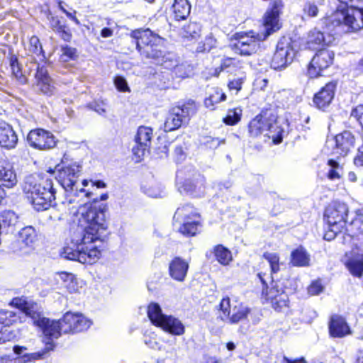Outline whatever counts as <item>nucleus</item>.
Here are the masks:
<instances>
[{
    "label": "nucleus",
    "instance_id": "nucleus-1",
    "mask_svg": "<svg viewBox=\"0 0 363 363\" xmlns=\"http://www.w3.org/2000/svg\"><path fill=\"white\" fill-rule=\"evenodd\" d=\"M79 223L84 225L82 242L84 244L99 241L100 245L90 247H82L79 262L84 264H94L101 257L102 251L106 247L105 239L109 234L106 213V204L99 203V199L85 203L80 206Z\"/></svg>",
    "mask_w": 363,
    "mask_h": 363
},
{
    "label": "nucleus",
    "instance_id": "nucleus-2",
    "mask_svg": "<svg viewBox=\"0 0 363 363\" xmlns=\"http://www.w3.org/2000/svg\"><path fill=\"white\" fill-rule=\"evenodd\" d=\"M131 43L143 60L156 67L169 68L173 65V59L167 48V40L150 28H138L128 34Z\"/></svg>",
    "mask_w": 363,
    "mask_h": 363
},
{
    "label": "nucleus",
    "instance_id": "nucleus-3",
    "mask_svg": "<svg viewBox=\"0 0 363 363\" xmlns=\"http://www.w3.org/2000/svg\"><path fill=\"white\" fill-rule=\"evenodd\" d=\"M25 197L36 211H45L56 206V189L52 178L46 174L30 175L23 186Z\"/></svg>",
    "mask_w": 363,
    "mask_h": 363
},
{
    "label": "nucleus",
    "instance_id": "nucleus-4",
    "mask_svg": "<svg viewBox=\"0 0 363 363\" xmlns=\"http://www.w3.org/2000/svg\"><path fill=\"white\" fill-rule=\"evenodd\" d=\"M278 113L275 105L268 104L247 124V136L252 139L264 137L278 145L282 143L284 129L277 125Z\"/></svg>",
    "mask_w": 363,
    "mask_h": 363
},
{
    "label": "nucleus",
    "instance_id": "nucleus-5",
    "mask_svg": "<svg viewBox=\"0 0 363 363\" xmlns=\"http://www.w3.org/2000/svg\"><path fill=\"white\" fill-rule=\"evenodd\" d=\"M349 212L347 204L339 200H333L325 206L323 219L328 227L323 234L324 240L331 241L343 232L345 225L347 223Z\"/></svg>",
    "mask_w": 363,
    "mask_h": 363
},
{
    "label": "nucleus",
    "instance_id": "nucleus-6",
    "mask_svg": "<svg viewBox=\"0 0 363 363\" xmlns=\"http://www.w3.org/2000/svg\"><path fill=\"white\" fill-rule=\"evenodd\" d=\"M174 218L182 221L177 232L185 238H192L199 235L202 230L203 221L201 214L193 204L186 203L179 206Z\"/></svg>",
    "mask_w": 363,
    "mask_h": 363
},
{
    "label": "nucleus",
    "instance_id": "nucleus-7",
    "mask_svg": "<svg viewBox=\"0 0 363 363\" xmlns=\"http://www.w3.org/2000/svg\"><path fill=\"white\" fill-rule=\"evenodd\" d=\"M198 108L199 104L192 99L178 102L169 111L164 123V131H174L187 124L190 118L197 113Z\"/></svg>",
    "mask_w": 363,
    "mask_h": 363
},
{
    "label": "nucleus",
    "instance_id": "nucleus-8",
    "mask_svg": "<svg viewBox=\"0 0 363 363\" xmlns=\"http://www.w3.org/2000/svg\"><path fill=\"white\" fill-rule=\"evenodd\" d=\"M230 48L236 54L249 57L255 54L259 48V43L264 42L259 33L253 30L235 33L230 38Z\"/></svg>",
    "mask_w": 363,
    "mask_h": 363
},
{
    "label": "nucleus",
    "instance_id": "nucleus-9",
    "mask_svg": "<svg viewBox=\"0 0 363 363\" xmlns=\"http://www.w3.org/2000/svg\"><path fill=\"white\" fill-rule=\"evenodd\" d=\"M82 169V167L80 164L76 162H72L58 169L55 179L66 191H75L76 194L78 192L84 193L85 197L91 198L93 195L92 192L84 188H81L79 190L77 188H75L79 177L81 175Z\"/></svg>",
    "mask_w": 363,
    "mask_h": 363
},
{
    "label": "nucleus",
    "instance_id": "nucleus-10",
    "mask_svg": "<svg viewBox=\"0 0 363 363\" xmlns=\"http://www.w3.org/2000/svg\"><path fill=\"white\" fill-rule=\"evenodd\" d=\"M284 8V4L282 0H272L270 2L262 18V25L264 30L259 35L264 41L282 28L281 15Z\"/></svg>",
    "mask_w": 363,
    "mask_h": 363
},
{
    "label": "nucleus",
    "instance_id": "nucleus-11",
    "mask_svg": "<svg viewBox=\"0 0 363 363\" xmlns=\"http://www.w3.org/2000/svg\"><path fill=\"white\" fill-rule=\"evenodd\" d=\"M260 299L263 303H269L278 313L289 308L290 301L285 288L279 286L278 281H271V286L266 291H261Z\"/></svg>",
    "mask_w": 363,
    "mask_h": 363
},
{
    "label": "nucleus",
    "instance_id": "nucleus-12",
    "mask_svg": "<svg viewBox=\"0 0 363 363\" xmlns=\"http://www.w3.org/2000/svg\"><path fill=\"white\" fill-rule=\"evenodd\" d=\"M218 318L230 324H237L246 320L250 313V308L242 304L235 305L232 307L230 298L225 296L222 298L218 306Z\"/></svg>",
    "mask_w": 363,
    "mask_h": 363
},
{
    "label": "nucleus",
    "instance_id": "nucleus-13",
    "mask_svg": "<svg viewBox=\"0 0 363 363\" xmlns=\"http://www.w3.org/2000/svg\"><path fill=\"white\" fill-rule=\"evenodd\" d=\"M37 240L38 233L35 228L25 226L18 232V238L9 244V251L18 255H28L34 249Z\"/></svg>",
    "mask_w": 363,
    "mask_h": 363
},
{
    "label": "nucleus",
    "instance_id": "nucleus-14",
    "mask_svg": "<svg viewBox=\"0 0 363 363\" xmlns=\"http://www.w3.org/2000/svg\"><path fill=\"white\" fill-rule=\"evenodd\" d=\"M335 53L326 48L319 49L312 57L307 67L306 74L310 79L322 76V72L334 63Z\"/></svg>",
    "mask_w": 363,
    "mask_h": 363
},
{
    "label": "nucleus",
    "instance_id": "nucleus-15",
    "mask_svg": "<svg viewBox=\"0 0 363 363\" xmlns=\"http://www.w3.org/2000/svg\"><path fill=\"white\" fill-rule=\"evenodd\" d=\"M27 141L30 147L39 151L50 150L58 142L51 131L42 128L30 130L27 135Z\"/></svg>",
    "mask_w": 363,
    "mask_h": 363
},
{
    "label": "nucleus",
    "instance_id": "nucleus-16",
    "mask_svg": "<svg viewBox=\"0 0 363 363\" xmlns=\"http://www.w3.org/2000/svg\"><path fill=\"white\" fill-rule=\"evenodd\" d=\"M336 12L342 17L340 23L347 27V32H356L363 28V9L358 5L337 6Z\"/></svg>",
    "mask_w": 363,
    "mask_h": 363
},
{
    "label": "nucleus",
    "instance_id": "nucleus-17",
    "mask_svg": "<svg viewBox=\"0 0 363 363\" xmlns=\"http://www.w3.org/2000/svg\"><path fill=\"white\" fill-rule=\"evenodd\" d=\"M60 324L64 334H76L87 330L92 322L82 313L66 312L60 318Z\"/></svg>",
    "mask_w": 363,
    "mask_h": 363
},
{
    "label": "nucleus",
    "instance_id": "nucleus-18",
    "mask_svg": "<svg viewBox=\"0 0 363 363\" xmlns=\"http://www.w3.org/2000/svg\"><path fill=\"white\" fill-rule=\"evenodd\" d=\"M152 136V128L145 125H140L138 128L134 138L135 145L132 148L136 162H141L145 153L150 151Z\"/></svg>",
    "mask_w": 363,
    "mask_h": 363
},
{
    "label": "nucleus",
    "instance_id": "nucleus-19",
    "mask_svg": "<svg viewBox=\"0 0 363 363\" xmlns=\"http://www.w3.org/2000/svg\"><path fill=\"white\" fill-rule=\"evenodd\" d=\"M337 87V80H331L323 86L313 96L315 108L325 111L334 99Z\"/></svg>",
    "mask_w": 363,
    "mask_h": 363
},
{
    "label": "nucleus",
    "instance_id": "nucleus-20",
    "mask_svg": "<svg viewBox=\"0 0 363 363\" xmlns=\"http://www.w3.org/2000/svg\"><path fill=\"white\" fill-rule=\"evenodd\" d=\"M292 50L291 42L286 37H281L276 46L275 52L271 60V67L274 69H281L291 63L289 56Z\"/></svg>",
    "mask_w": 363,
    "mask_h": 363
},
{
    "label": "nucleus",
    "instance_id": "nucleus-21",
    "mask_svg": "<svg viewBox=\"0 0 363 363\" xmlns=\"http://www.w3.org/2000/svg\"><path fill=\"white\" fill-rule=\"evenodd\" d=\"M333 140L335 144L330 155H337V157L346 156L355 144V137L349 130H344L337 134Z\"/></svg>",
    "mask_w": 363,
    "mask_h": 363
},
{
    "label": "nucleus",
    "instance_id": "nucleus-22",
    "mask_svg": "<svg viewBox=\"0 0 363 363\" xmlns=\"http://www.w3.org/2000/svg\"><path fill=\"white\" fill-rule=\"evenodd\" d=\"M33 323L35 326L40 328L44 337L49 341L58 338L62 333L60 319L57 320H50L48 318L41 317L40 315Z\"/></svg>",
    "mask_w": 363,
    "mask_h": 363
},
{
    "label": "nucleus",
    "instance_id": "nucleus-23",
    "mask_svg": "<svg viewBox=\"0 0 363 363\" xmlns=\"http://www.w3.org/2000/svg\"><path fill=\"white\" fill-rule=\"evenodd\" d=\"M328 333L333 338H343L352 334V330L345 317L333 315L328 322Z\"/></svg>",
    "mask_w": 363,
    "mask_h": 363
},
{
    "label": "nucleus",
    "instance_id": "nucleus-24",
    "mask_svg": "<svg viewBox=\"0 0 363 363\" xmlns=\"http://www.w3.org/2000/svg\"><path fill=\"white\" fill-rule=\"evenodd\" d=\"M162 7L169 9L176 21L186 20L190 14L191 6L188 0H164Z\"/></svg>",
    "mask_w": 363,
    "mask_h": 363
},
{
    "label": "nucleus",
    "instance_id": "nucleus-25",
    "mask_svg": "<svg viewBox=\"0 0 363 363\" xmlns=\"http://www.w3.org/2000/svg\"><path fill=\"white\" fill-rule=\"evenodd\" d=\"M9 305L18 309L26 316L30 318L33 323L41 315L38 311V303L24 296L13 297Z\"/></svg>",
    "mask_w": 363,
    "mask_h": 363
},
{
    "label": "nucleus",
    "instance_id": "nucleus-26",
    "mask_svg": "<svg viewBox=\"0 0 363 363\" xmlns=\"http://www.w3.org/2000/svg\"><path fill=\"white\" fill-rule=\"evenodd\" d=\"M334 38L329 33H324L320 30L313 28L308 34L306 40V48L311 50H319L330 45Z\"/></svg>",
    "mask_w": 363,
    "mask_h": 363
},
{
    "label": "nucleus",
    "instance_id": "nucleus-27",
    "mask_svg": "<svg viewBox=\"0 0 363 363\" xmlns=\"http://www.w3.org/2000/svg\"><path fill=\"white\" fill-rule=\"evenodd\" d=\"M189 269V262L182 257H174L169 263L168 273L174 281L183 282L186 279Z\"/></svg>",
    "mask_w": 363,
    "mask_h": 363
},
{
    "label": "nucleus",
    "instance_id": "nucleus-28",
    "mask_svg": "<svg viewBox=\"0 0 363 363\" xmlns=\"http://www.w3.org/2000/svg\"><path fill=\"white\" fill-rule=\"evenodd\" d=\"M51 30L64 42L70 43L72 39V31L65 19L57 15L48 17Z\"/></svg>",
    "mask_w": 363,
    "mask_h": 363
},
{
    "label": "nucleus",
    "instance_id": "nucleus-29",
    "mask_svg": "<svg viewBox=\"0 0 363 363\" xmlns=\"http://www.w3.org/2000/svg\"><path fill=\"white\" fill-rule=\"evenodd\" d=\"M35 79L36 86L41 94L48 96L54 94L55 86L52 84V79L45 68L38 67Z\"/></svg>",
    "mask_w": 363,
    "mask_h": 363
},
{
    "label": "nucleus",
    "instance_id": "nucleus-30",
    "mask_svg": "<svg viewBox=\"0 0 363 363\" xmlns=\"http://www.w3.org/2000/svg\"><path fill=\"white\" fill-rule=\"evenodd\" d=\"M18 183L17 174L13 164L4 161L1 164V189L4 188L12 189Z\"/></svg>",
    "mask_w": 363,
    "mask_h": 363
},
{
    "label": "nucleus",
    "instance_id": "nucleus-31",
    "mask_svg": "<svg viewBox=\"0 0 363 363\" xmlns=\"http://www.w3.org/2000/svg\"><path fill=\"white\" fill-rule=\"evenodd\" d=\"M9 50L7 60L11 74L19 84H26L28 82V78L23 73L21 63L19 62L17 55L13 52L10 47H9Z\"/></svg>",
    "mask_w": 363,
    "mask_h": 363
},
{
    "label": "nucleus",
    "instance_id": "nucleus-32",
    "mask_svg": "<svg viewBox=\"0 0 363 363\" xmlns=\"http://www.w3.org/2000/svg\"><path fill=\"white\" fill-rule=\"evenodd\" d=\"M157 328L173 335H182L185 333V327L182 321L171 315H167Z\"/></svg>",
    "mask_w": 363,
    "mask_h": 363
},
{
    "label": "nucleus",
    "instance_id": "nucleus-33",
    "mask_svg": "<svg viewBox=\"0 0 363 363\" xmlns=\"http://www.w3.org/2000/svg\"><path fill=\"white\" fill-rule=\"evenodd\" d=\"M18 141V135L12 126L6 123H1V148L13 149Z\"/></svg>",
    "mask_w": 363,
    "mask_h": 363
},
{
    "label": "nucleus",
    "instance_id": "nucleus-34",
    "mask_svg": "<svg viewBox=\"0 0 363 363\" xmlns=\"http://www.w3.org/2000/svg\"><path fill=\"white\" fill-rule=\"evenodd\" d=\"M310 255L303 245L294 249L290 255L289 264L293 267H305L310 265Z\"/></svg>",
    "mask_w": 363,
    "mask_h": 363
},
{
    "label": "nucleus",
    "instance_id": "nucleus-35",
    "mask_svg": "<svg viewBox=\"0 0 363 363\" xmlns=\"http://www.w3.org/2000/svg\"><path fill=\"white\" fill-rule=\"evenodd\" d=\"M28 51L33 58L38 63L46 62L45 52L44 51L39 38L37 35H32L28 42Z\"/></svg>",
    "mask_w": 363,
    "mask_h": 363
},
{
    "label": "nucleus",
    "instance_id": "nucleus-36",
    "mask_svg": "<svg viewBox=\"0 0 363 363\" xmlns=\"http://www.w3.org/2000/svg\"><path fill=\"white\" fill-rule=\"evenodd\" d=\"M18 223V216L13 211H4L1 213V233H13Z\"/></svg>",
    "mask_w": 363,
    "mask_h": 363
},
{
    "label": "nucleus",
    "instance_id": "nucleus-37",
    "mask_svg": "<svg viewBox=\"0 0 363 363\" xmlns=\"http://www.w3.org/2000/svg\"><path fill=\"white\" fill-rule=\"evenodd\" d=\"M147 315L151 323L157 328L167 316L166 314L162 313L160 304L156 302H150L147 304Z\"/></svg>",
    "mask_w": 363,
    "mask_h": 363
},
{
    "label": "nucleus",
    "instance_id": "nucleus-38",
    "mask_svg": "<svg viewBox=\"0 0 363 363\" xmlns=\"http://www.w3.org/2000/svg\"><path fill=\"white\" fill-rule=\"evenodd\" d=\"M213 254L216 260L223 266H228L233 261L231 251L222 244H218L213 247Z\"/></svg>",
    "mask_w": 363,
    "mask_h": 363
},
{
    "label": "nucleus",
    "instance_id": "nucleus-39",
    "mask_svg": "<svg viewBox=\"0 0 363 363\" xmlns=\"http://www.w3.org/2000/svg\"><path fill=\"white\" fill-rule=\"evenodd\" d=\"M253 272L256 274L257 278L262 284V290L266 291L270 286L268 285L267 279L270 277L269 269L264 262H259L256 266L253 267Z\"/></svg>",
    "mask_w": 363,
    "mask_h": 363
},
{
    "label": "nucleus",
    "instance_id": "nucleus-40",
    "mask_svg": "<svg viewBox=\"0 0 363 363\" xmlns=\"http://www.w3.org/2000/svg\"><path fill=\"white\" fill-rule=\"evenodd\" d=\"M345 266L354 277L361 278L363 277V255H361L359 259L349 258L346 260Z\"/></svg>",
    "mask_w": 363,
    "mask_h": 363
},
{
    "label": "nucleus",
    "instance_id": "nucleus-41",
    "mask_svg": "<svg viewBox=\"0 0 363 363\" xmlns=\"http://www.w3.org/2000/svg\"><path fill=\"white\" fill-rule=\"evenodd\" d=\"M242 109L240 106L228 108L225 116L222 118V122L228 126H235L242 120Z\"/></svg>",
    "mask_w": 363,
    "mask_h": 363
},
{
    "label": "nucleus",
    "instance_id": "nucleus-42",
    "mask_svg": "<svg viewBox=\"0 0 363 363\" xmlns=\"http://www.w3.org/2000/svg\"><path fill=\"white\" fill-rule=\"evenodd\" d=\"M55 348V344L52 341H48L45 342V347L40 351L25 354L21 357L24 362H33L39 359H42L45 356L50 352L53 351Z\"/></svg>",
    "mask_w": 363,
    "mask_h": 363
},
{
    "label": "nucleus",
    "instance_id": "nucleus-43",
    "mask_svg": "<svg viewBox=\"0 0 363 363\" xmlns=\"http://www.w3.org/2000/svg\"><path fill=\"white\" fill-rule=\"evenodd\" d=\"M226 99V94L221 90L216 89L205 99L204 105L207 108L213 111L216 109L218 104L225 101Z\"/></svg>",
    "mask_w": 363,
    "mask_h": 363
},
{
    "label": "nucleus",
    "instance_id": "nucleus-44",
    "mask_svg": "<svg viewBox=\"0 0 363 363\" xmlns=\"http://www.w3.org/2000/svg\"><path fill=\"white\" fill-rule=\"evenodd\" d=\"M262 257L265 259L269 264L270 278L273 280V274L280 271V256L277 252H265L263 253Z\"/></svg>",
    "mask_w": 363,
    "mask_h": 363
},
{
    "label": "nucleus",
    "instance_id": "nucleus-45",
    "mask_svg": "<svg viewBox=\"0 0 363 363\" xmlns=\"http://www.w3.org/2000/svg\"><path fill=\"white\" fill-rule=\"evenodd\" d=\"M240 62L236 57H224L221 60L220 65L214 69L213 76L218 77L223 71H229L239 67Z\"/></svg>",
    "mask_w": 363,
    "mask_h": 363
},
{
    "label": "nucleus",
    "instance_id": "nucleus-46",
    "mask_svg": "<svg viewBox=\"0 0 363 363\" xmlns=\"http://www.w3.org/2000/svg\"><path fill=\"white\" fill-rule=\"evenodd\" d=\"M80 254L81 249H79L78 245L74 242L67 244L61 251V255L64 258L77 262H79Z\"/></svg>",
    "mask_w": 363,
    "mask_h": 363
},
{
    "label": "nucleus",
    "instance_id": "nucleus-47",
    "mask_svg": "<svg viewBox=\"0 0 363 363\" xmlns=\"http://www.w3.org/2000/svg\"><path fill=\"white\" fill-rule=\"evenodd\" d=\"M61 53L60 55V60L63 62H68L69 61H75L79 57L78 50L76 48L72 47L68 45H63L60 47Z\"/></svg>",
    "mask_w": 363,
    "mask_h": 363
},
{
    "label": "nucleus",
    "instance_id": "nucleus-48",
    "mask_svg": "<svg viewBox=\"0 0 363 363\" xmlns=\"http://www.w3.org/2000/svg\"><path fill=\"white\" fill-rule=\"evenodd\" d=\"M217 45V40L216 38L213 35V34H210L206 38L201 40L196 49V52L199 53H203V52H208L212 49L215 48Z\"/></svg>",
    "mask_w": 363,
    "mask_h": 363
},
{
    "label": "nucleus",
    "instance_id": "nucleus-49",
    "mask_svg": "<svg viewBox=\"0 0 363 363\" xmlns=\"http://www.w3.org/2000/svg\"><path fill=\"white\" fill-rule=\"evenodd\" d=\"M20 317L14 311L1 310V326L2 328L10 327L16 323Z\"/></svg>",
    "mask_w": 363,
    "mask_h": 363
},
{
    "label": "nucleus",
    "instance_id": "nucleus-50",
    "mask_svg": "<svg viewBox=\"0 0 363 363\" xmlns=\"http://www.w3.org/2000/svg\"><path fill=\"white\" fill-rule=\"evenodd\" d=\"M363 225H359L353 222V218L350 223H347L345 225L343 230L345 233L349 237L354 238H357L360 235H363Z\"/></svg>",
    "mask_w": 363,
    "mask_h": 363
},
{
    "label": "nucleus",
    "instance_id": "nucleus-51",
    "mask_svg": "<svg viewBox=\"0 0 363 363\" xmlns=\"http://www.w3.org/2000/svg\"><path fill=\"white\" fill-rule=\"evenodd\" d=\"M350 118L357 123L363 132V104H359L352 107Z\"/></svg>",
    "mask_w": 363,
    "mask_h": 363
},
{
    "label": "nucleus",
    "instance_id": "nucleus-52",
    "mask_svg": "<svg viewBox=\"0 0 363 363\" xmlns=\"http://www.w3.org/2000/svg\"><path fill=\"white\" fill-rule=\"evenodd\" d=\"M302 12L306 18H315L318 16L319 9L315 2L307 1L303 7Z\"/></svg>",
    "mask_w": 363,
    "mask_h": 363
},
{
    "label": "nucleus",
    "instance_id": "nucleus-53",
    "mask_svg": "<svg viewBox=\"0 0 363 363\" xmlns=\"http://www.w3.org/2000/svg\"><path fill=\"white\" fill-rule=\"evenodd\" d=\"M324 286L320 278L313 280L307 286V293L309 296H318L324 291Z\"/></svg>",
    "mask_w": 363,
    "mask_h": 363
},
{
    "label": "nucleus",
    "instance_id": "nucleus-54",
    "mask_svg": "<svg viewBox=\"0 0 363 363\" xmlns=\"http://www.w3.org/2000/svg\"><path fill=\"white\" fill-rule=\"evenodd\" d=\"M225 143V139H220L218 138H213L206 136L204 138L203 145L206 148L215 150L218 148L221 144Z\"/></svg>",
    "mask_w": 363,
    "mask_h": 363
},
{
    "label": "nucleus",
    "instance_id": "nucleus-55",
    "mask_svg": "<svg viewBox=\"0 0 363 363\" xmlns=\"http://www.w3.org/2000/svg\"><path fill=\"white\" fill-rule=\"evenodd\" d=\"M113 82L116 88L120 92H130V89L125 79L121 76H116L113 79Z\"/></svg>",
    "mask_w": 363,
    "mask_h": 363
},
{
    "label": "nucleus",
    "instance_id": "nucleus-56",
    "mask_svg": "<svg viewBox=\"0 0 363 363\" xmlns=\"http://www.w3.org/2000/svg\"><path fill=\"white\" fill-rule=\"evenodd\" d=\"M362 143L358 147L353 158V164L357 168H363V132L361 133Z\"/></svg>",
    "mask_w": 363,
    "mask_h": 363
},
{
    "label": "nucleus",
    "instance_id": "nucleus-57",
    "mask_svg": "<svg viewBox=\"0 0 363 363\" xmlns=\"http://www.w3.org/2000/svg\"><path fill=\"white\" fill-rule=\"evenodd\" d=\"M64 2L61 0H57V7L62 13H64L68 18L72 20L76 24H79V21L77 17V11L73 10L72 12L68 11L64 6Z\"/></svg>",
    "mask_w": 363,
    "mask_h": 363
},
{
    "label": "nucleus",
    "instance_id": "nucleus-58",
    "mask_svg": "<svg viewBox=\"0 0 363 363\" xmlns=\"http://www.w3.org/2000/svg\"><path fill=\"white\" fill-rule=\"evenodd\" d=\"M244 82V77L233 79L228 82V88L230 91H236V92H238L242 89Z\"/></svg>",
    "mask_w": 363,
    "mask_h": 363
},
{
    "label": "nucleus",
    "instance_id": "nucleus-59",
    "mask_svg": "<svg viewBox=\"0 0 363 363\" xmlns=\"http://www.w3.org/2000/svg\"><path fill=\"white\" fill-rule=\"evenodd\" d=\"M180 188L186 193H193L196 189V184L193 180L186 179L182 183Z\"/></svg>",
    "mask_w": 363,
    "mask_h": 363
},
{
    "label": "nucleus",
    "instance_id": "nucleus-60",
    "mask_svg": "<svg viewBox=\"0 0 363 363\" xmlns=\"http://www.w3.org/2000/svg\"><path fill=\"white\" fill-rule=\"evenodd\" d=\"M155 153L160 157H167L169 154V144L164 143L162 145L157 146L155 148Z\"/></svg>",
    "mask_w": 363,
    "mask_h": 363
},
{
    "label": "nucleus",
    "instance_id": "nucleus-61",
    "mask_svg": "<svg viewBox=\"0 0 363 363\" xmlns=\"http://www.w3.org/2000/svg\"><path fill=\"white\" fill-rule=\"evenodd\" d=\"M174 155L177 160H183L186 157L184 147L182 145H177L174 149Z\"/></svg>",
    "mask_w": 363,
    "mask_h": 363
},
{
    "label": "nucleus",
    "instance_id": "nucleus-62",
    "mask_svg": "<svg viewBox=\"0 0 363 363\" xmlns=\"http://www.w3.org/2000/svg\"><path fill=\"white\" fill-rule=\"evenodd\" d=\"M6 332H7V329H5L4 330H3V328H1V341L4 342L7 340H10L12 338L16 337V333L13 330H9V331H8L7 333H6Z\"/></svg>",
    "mask_w": 363,
    "mask_h": 363
},
{
    "label": "nucleus",
    "instance_id": "nucleus-63",
    "mask_svg": "<svg viewBox=\"0 0 363 363\" xmlns=\"http://www.w3.org/2000/svg\"><path fill=\"white\" fill-rule=\"evenodd\" d=\"M353 222L359 225H363V207L358 208L354 212Z\"/></svg>",
    "mask_w": 363,
    "mask_h": 363
},
{
    "label": "nucleus",
    "instance_id": "nucleus-64",
    "mask_svg": "<svg viewBox=\"0 0 363 363\" xmlns=\"http://www.w3.org/2000/svg\"><path fill=\"white\" fill-rule=\"evenodd\" d=\"M282 358L285 363H307L304 357H299L295 359H290L286 356H283Z\"/></svg>",
    "mask_w": 363,
    "mask_h": 363
}]
</instances>
